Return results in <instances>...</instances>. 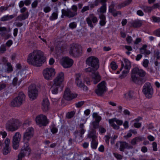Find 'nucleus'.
<instances>
[{
  "label": "nucleus",
  "instance_id": "63",
  "mask_svg": "<svg viewBox=\"0 0 160 160\" xmlns=\"http://www.w3.org/2000/svg\"><path fill=\"white\" fill-rule=\"evenodd\" d=\"M137 14L140 16H142L144 15V13L141 10H138L137 12Z\"/></svg>",
  "mask_w": 160,
  "mask_h": 160
},
{
  "label": "nucleus",
  "instance_id": "20",
  "mask_svg": "<svg viewBox=\"0 0 160 160\" xmlns=\"http://www.w3.org/2000/svg\"><path fill=\"white\" fill-rule=\"evenodd\" d=\"M77 96V94L72 93L70 89L69 88H67L64 91L63 98L66 100H70L76 98Z\"/></svg>",
  "mask_w": 160,
  "mask_h": 160
},
{
  "label": "nucleus",
  "instance_id": "51",
  "mask_svg": "<svg viewBox=\"0 0 160 160\" xmlns=\"http://www.w3.org/2000/svg\"><path fill=\"white\" fill-rule=\"evenodd\" d=\"M160 52L158 50L155 51L154 56L156 57L157 60L160 59Z\"/></svg>",
  "mask_w": 160,
  "mask_h": 160
},
{
  "label": "nucleus",
  "instance_id": "53",
  "mask_svg": "<svg viewBox=\"0 0 160 160\" xmlns=\"http://www.w3.org/2000/svg\"><path fill=\"white\" fill-rule=\"evenodd\" d=\"M99 123L95 121L93 122L92 123L93 128L94 129L98 128L99 127Z\"/></svg>",
  "mask_w": 160,
  "mask_h": 160
},
{
  "label": "nucleus",
  "instance_id": "57",
  "mask_svg": "<svg viewBox=\"0 0 160 160\" xmlns=\"http://www.w3.org/2000/svg\"><path fill=\"white\" fill-rule=\"evenodd\" d=\"M51 10V8L49 6H47L43 8L44 12L46 13L49 12Z\"/></svg>",
  "mask_w": 160,
  "mask_h": 160
},
{
  "label": "nucleus",
  "instance_id": "2",
  "mask_svg": "<svg viewBox=\"0 0 160 160\" xmlns=\"http://www.w3.org/2000/svg\"><path fill=\"white\" fill-rule=\"evenodd\" d=\"M27 61L29 65L38 67L42 65L45 62V59L42 52L36 50L29 54Z\"/></svg>",
  "mask_w": 160,
  "mask_h": 160
},
{
  "label": "nucleus",
  "instance_id": "62",
  "mask_svg": "<svg viewBox=\"0 0 160 160\" xmlns=\"http://www.w3.org/2000/svg\"><path fill=\"white\" fill-rule=\"evenodd\" d=\"M152 9L158 8L160 7V3H156L154 4L152 7Z\"/></svg>",
  "mask_w": 160,
  "mask_h": 160
},
{
  "label": "nucleus",
  "instance_id": "31",
  "mask_svg": "<svg viewBox=\"0 0 160 160\" xmlns=\"http://www.w3.org/2000/svg\"><path fill=\"white\" fill-rule=\"evenodd\" d=\"M107 4L106 2L102 4V6L97 10V12L99 13V14H104L106 12Z\"/></svg>",
  "mask_w": 160,
  "mask_h": 160
},
{
  "label": "nucleus",
  "instance_id": "48",
  "mask_svg": "<svg viewBox=\"0 0 160 160\" xmlns=\"http://www.w3.org/2000/svg\"><path fill=\"white\" fill-rule=\"evenodd\" d=\"M149 61L148 59H144L142 62V65L145 68H147L148 67L149 64Z\"/></svg>",
  "mask_w": 160,
  "mask_h": 160
},
{
  "label": "nucleus",
  "instance_id": "34",
  "mask_svg": "<svg viewBox=\"0 0 160 160\" xmlns=\"http://www.w3.org/2000/svg\"><path fill=\"white\" fill-rule=\"evenodd\" d=\"M88 138L92 139V140H95L97 138L96 136V131L94 130H92L88 135Z\"/></svg>",
  "mask_w": 160,
  "mask_h": 160
},
{
  "label": "nucleus",
  "instance_id": "21",
  "mask_svg": "<svg viewBox=\"0 0 160 160\" xmlns=\"http://www.w3.org/2000/svg\"><path fill=\"white\" fill-rule=\"evenodd\" d=\"M10 139L8 138H6L5 140L4 143L5 146L2 149V152L4 155H7L11 151V148L10 147Z\"/></svg>",
  "mask_w": 160,
  "mask_h": 160
},
{
  "label": "nucleus",
  "instance_id": "1",
  "mask_svg": "<svg viewBox=\"0 0 160 160\" xmlns=\"http://www.w3.org/2000/svg\"><path fill=\"white\" fill-rule=\"evenodd\" d=\"M86 64L91 67L85 69V71L87 73L91 72L93 83H97L101 80V77L99 72L96 71L99 68L98 59L94 56L89 57L86 60Z\"/></svg>",
  "mask_w": 160,
  "mask_h": 160
},
{
  "label": "nucleus",
  "instance_id": "27",
  "mask_svg": "<svg viewBox=\"0 0 160 160\" xmlns=\"http://www.w3.org/2000/svg\"><path fill=\"white\" fill-rule=\"evenodd\" d=\"M99 17L100 19L99 21V24L101 26H104L106 23V16L103 14H99Z\"/></svg>",
  "mask_w": 160,
  "mask_h": 160
},
{
  "label": "nucleus",
  "instance_id": "30",
  "mask_svg": "<svg viewBox=\"0 0 160 160\" xmlns=\"http://www.w3.org/2000/svg\"><path fill=\"white\" fill-rule=\"evenodd\" d=\"M132 1V0H128L125 1L123 2L118 4L116 7V8L120 9L121 8L124 7L130 4Z\"/></svg>",
  "mask_w": 160,
  "mask_h": 160
},
{
  "label": "nucleus",
  "instance_id": "9",
  "mask_svg": "<svg viewBox=\"0 0 160 160\" xmlns=\"http://www.w3.org/2000/svg\"><path fill=\"white\" fill-rule=\"evenodd\" d=\"M55 73V69L52 68H47L43 70L42 72L44 78L48 80H52Z\"/></svg>",
  "mask_w": 160,
  "mask_h": 160
},
{
  "label": "nucleus",
  "instance_id": "10",
  "mask_svg": "<svg viewBox=\"0 0 160 160\" xmlns=\"http://www.w3.org/2000/svg\"><path fill=\"white\" fill-rule=\"evenodd\" d=\"M28 143H24V144L22 148L21 152L18 155V159L16 160H22V158L27 154L29 155L31 150L29 146Z\"/></svg>",
  "mask_w": 160,
  "mask_h": 160
},
{
  "label": "nucleus",
  "instance_id": "6",
  "mask_svg": "<svg viewBox=\"0 0 160 160\" xmlns=\"http://www.w3.org/2000/svg\"><path fill=\"white\" fill-rule=\"evenodd\" d=\"M69 53L70 55L73 57H80L83 53L82 48L80 46L73 43L70 45Z\"/></svg>",
  "mask_w": 160,
  "mask_h": 160
},
{
  "label": "nucleus",
  "instance_id": "7",
  "mask_svg": "<svg viewBox=\"0 0 160 160\" xmlns=\"http://www.w3.org/2000/svg\"><path fill=\"white\" fill-rule=\"evenodd\" d=\"M25 96L23 92H19L18 96L15 98L11 103V105L13 107L20 106L24 101Z\"/></svg>",
  "mask_w": 160,
  "mask_h": 160
},
{
  "label": "nucleus",
  "instance_id": "11",
  "mask_svg": "<svg viewBox=\"0 0 160 160\" xmlns=\"http://www.w3.org/2000/svg\"><path fill=\"white\" fill-rule=\"evenodd\" d=\"M86 20L88 26L92 28L98 22L97 18L93 13L90 14L86 18Z\"/></svg>",
  "mask_w": 160,
  "mask_h": 160
},
{
  "label": "nucleus",
  "instance_id": "12",
  "mask_svg": "<svg viewBox=\"0 0 160 160\" xmlns=\"http://www.w3.org/2000/svg\"><path fill=\"white\" fill-rule=\"evenodd\" d=\"M105 84V82L102 81L98 85L97 88L95 90V92L98 96H102L103 95L105 92L106 91Z\"/></svg>",
  "mask_w": 160,
  "mask_h": 160
},
{
  "label": "nucleus",
  "instance_id": "28",
  "mask_svg": "<svg viewBox=\"0 0 160 160\" xmlns=\"http://www.w3.org/2000/svg\"><path fill=\"white\" fill-rule=\"evenodd\" d=\"M135 93L133 91L130 90L124 94V98L127 100H130L133 98L135 95Z\"/></svg>",
  "mask_w": 160,
  "mask_h": 160
},
{
  "label": "nucleus",
  "instance_id": "15",
  "mask_svg": "<svg viewBox=\"0 0 160 160\" xmlns=\"http://www.w3.org/2000/svg\"><path fill=\"white\" fill-rule=\"evenodd\" d=\"M38 90L34 84L30 85L28 88V95L29 98L32 100L36 98L38 96Z\"/></svg>",
  "mask_w": 160,
  "mask_h": 160
},
{
  "label": "nucleus",
  "instance_id": "19",
  "mask_svg": "<svg viewBox=\"0 0 160 160\" xmlns=\"http://www.w3.org/2000/svg\"><path fill=\"white\" fill-rule=\"evenodd\" d=\"M21 135L19 132H17L13 136L12 140V147L14 149L18 148Z\"/></svg>",
  "mask_w": 160,
  "mask_h": 160
},
{
  "label": "nucleus",
  "instance_id": "5",
  "mask_svg": "<svg viewBox=\"0 0 160 160\" xmlns=\"http://www.w3.org/2000/svg\"><path fill=\"white\" fill-rule=\"evenodd\" d=\"M78 7L76 5H73L70 8L62 10V18L66 16L68 18H72L78 15Z\"/></svg>",
  "mask_w": 160,
  "mask_h": 160
},
{
  "label": "nucleus",
  "instance_id": "54",
  "mask_svg": "<svg viewBox=\"0 0 160 160\" xmlns=\"http://www.w3.org/2000/svg\"><path fill=\"white\" fill-rule=\"evenodd\" d=\"M114 156L118 159L121 160L122 158V156L118 153H114Z\"/></svg>",
  "mask_w": 160,
  "mask_h": 160
},
{
  "label": "nucleus",
  "instance_id": "58",
  "mask_svg": "<svg viewBox=\"0 0 160 160\" xmlns=\"http://www.w3.org/2000/svg\"><path fill=\"white\" fill-rule=\"evenodd\" d=\"M154 33L156 36L160 37V28L155 30Z\"/></svg>",
  "mask_w": 160,
  "mask_h": 160
},
{
  "label": "nucleus",
  "instance_id": "40",
  "mask_svg": "<svg viewBox=\"0 0 160 160\" xmlns=\"http://www.w3.org/2000/svg\"><path fill=\"white\" fill-rule=\"evenodd\" d=\"M58 13L57 12H53L52 14V15L49 17V19L51 21H53L56 19L58 18Z\"/></svg>",
  "mask_w": 160,
  "mask_h": 160
},
{
  "label": "nucleus",
  "instance_id": "32",
  "mask_svg": "<svg viewBox=\"0 0 160 160\" xmlns=\"http://www.w3.org/2000/svg\"><path fill=\"white\" fill-rule=\"evenodd\" d=\"M140 8L142 9L145 12L150 13L152 10V7L142 5L139 7Z\"/></svg>",
  "mask_w": 160,
  "mask_h": 160
},
{
  "label": "nucleus",
  "instance_id": "17",
  "mask_svg": "<svg viewBox=\"0 0 160 160\" xmlns=\"http://www.w3.org/2000/svg\"><path fill=\"white\" fill-rule=\"evenodd\" d=\"M73 63V60L68 57H63L61 60V64L64 68L71 67Z\"/></svg>",
  "mask_w": 160,
  "mask_h": 160
},
{
  "label": "nucleus",
  "instance_id": "8",
  "mask_svg": "<svg viewBox=\"0 0 160 160\" xmlns=\"http://www.w3.org/2000/svg\"><path fill=\"white\" fill-rule=\"evenodd\" d=\"M142 92L148 98H151L153 94V89L151 84L149 82L145 83L143 87Z\"/></svg>",
  "mask_w": 160,
  "mask_h": 160
},
{
  "label": "nucleus",
  "instance_id": "39",
  "mask_svg": "<svg viewBox=\"0 0 160 160\" xmlns=\"http://www.w3.org/2000/svg\"><path fill=\"white\" fill-rule=\"evenodd\" d=\"M98 142L96 141V140H92L91 142V147L92 148L94 149H96L97 147Z\"/></svg>",
  "mask_w": 160,
  "mask_h": 160
},
{
  "label": "nucleus",
  "instance_id": "49",
  "mask_svg": "<svg viewBox=\"0 0 160 160\" xmlns=\"http://www.w3.org/2000/svg\"><path fill=\"white\" fill-rule=\"evenodd\" d=\"M77 26L76 23L74 22L70 23L69 25V28L72 29L76 28Z\"/></svg>",
  "mask_w": 160,
  "mask_h": 160
},
{
  "label": "nucleus",
  "instance_id": "36",
  "mask_svg": "<svg viewBox=\"0 0 160 160\" xmlns=\"http://www.w3.org/2000/svg\"><path fill=\"white\" fill-rule=\"evenodd\" d=\"M59 87V86L53 84L51 88V91L53 94L58 93Z\"/></svg>",
  "mask_w": 160,
  "mask_h": 160
},
{
  "label": "nucleus",
  "instance_id": "42",
  "mask_svg": "<svg viewBox=\"0 0 160 160\" xmlns=\"http://www.w3.org/2000/svg\"><path fill=\"white\" fill-rule=\"evenodd\" d=\"M151 20L153 22L156 23L160 22V17L155 16H152L151 17Z\"/></svg>",
  "mask_w": 160,
  "mask_h": 160
},
{
  "label": "nucleus",
  "instance_id": "37",
  "mask_svg": "<svg viewBox=\"0 0 160 160\" xmlns=\"http://www.w3.org/2000/svg\"><path fill=\"white\" fill-rule=\"evenodd\" d=\"M21 81H18V79L17 77H15L13 79L12 84L14 86H15L17 85L19 86L21 83Z\"/></svg>",
  "mask_w": 160,
  "mask_h": 160
},
{
  "label": "nucleus",
  "instance_id": "14",
  "mask_svg": "<svg viewBox=\"0 0 160 160\" xmlns=\"http://www.w3.org/2000/svg\"><path fill=\"white\" fill-rule=\"evenodd\" d=\"M36 121L37 124L40 127L45 126L48 123L46 116L42 114L37 116Z\"/></svg>",
  "mask_w": 160,
  "mask_h": 160
},
{
  "label": "nucleus",
  "instance_id": "61",
  "mask_svg": "<svg viewBox=\"0 0 160 160\" xmlns=\"http://www.w3.org/2000/svg\"><path fill=\"white\" fill-rule=\"evenodd\" d=\"M126 39L127 43L129 44L131 43L132 40V38L130 36H128L127 37Z\"/></svg>",
  "mask_w": 160,
  "mask_h": 160
},
{
  "label": "nucleus",
  "instance_id": "41",
  "mask_svg": "<svg viewBox=\"0 0 160 160\" xmlns=\"http://www.w3.org/2000/svg\"><path fill=\"white\" fill-rule=\"evenodd\" d=\"M6 51V46L5 44H2L0 47V54L4 53Z\"/></svg>",
  "mask_w": 160,
  "mask_h": 160
},
{
  "label": "nucleus",
  "instance_id": "35",
  "mask_svg": "<svg viewBox=\"0 0 160 160\" xmlns=\"http://www.w3.org/2000/svg\"><path fill=\"white\" fill-rule=\"evenodd\" d=\"M14 16L12 15H5L4 16L1 18V21H8L14 18Z\"/></svg>",
  "mask_w": 160,
  "mask_h": 160
},
{
  "label": "nucleus",
  "instance_id": "26",
  "mask_svg": "<svg viewBox=\"0 0 160 160\" xmlns=\"http://www.w3.org/2000/svg\"><path fill=\"white\" fill-rule=\"evenodd\" d=\"M29 16V13L28 11L24 13H22L18 15L16 18L17 21H22L27 19Z\"/></svg>",
  "mask_w": 160,
  "mask_h": 160
},
{
  "label": "nucleus",
  "instance_id": "18",
  "mask_svg": "<svg viewBox=\"0 0 160 160\" xmlns=\"http://www.w3.org/2000/svg\"><path fill=\"white\" fill-rule=\"evenodd\" d=\"M64 78V74L63 72H60L58 73L56 78L53 80V84L59 86H61L62 83L63 81Z\"/></svg>",
  "mask_w": 160,
  "mask_h": 160
},
{
  "label": "nucleus",
  "instance_id": "4",
  "mask_svg": "<svg viewBox=\"0 0 160 160\" xmlns=\"http://www.w3.org/2000/svg\"><path fill=\"white\" fill-rule=\"evenodd\" d=\"M21 125V123L18 119L12 118L7 122L5 128L8 131L13 132L18 129Z\"/></svg>",
  "mask_w": 160,
  "mask_h": 160
},
{
  "label": "nucleus",
  "instance_id": "64",
  "mask_svg": "<svg viewBox=\"0 0 160 160\" xmlns=\"http://www.w3.org/2000/svg\"><path fill=\"white\" fill-rule=\"evenodd\" d=\"M123 114L125 115L130 116L131 113L128 109H125L123 111Z\"/></svg>",
  "mask_w": 160,
  "mask_h": 160
},
{
  "label": "nucleus",
  "instance_id": "56",
  "mask_svg": "<svg viewBox=\"0 0 160 160\" xmlns=\"http://www.w3.org/2000/svg\"><path fill=\"white\" fill-rule=\"evenodd\" d=\"M13 42L11 40H9L5 44L6 46H7L8 47H10L12 44Z\"/></svg>",
  "mask_w": 160,
  "mask_h": 160
},
{
  "label": "nucleus",
  "instance_id": "33",
  "mask_svg": "<svg viewBox=\"0 0 160 160\" xmlns=\"http://www.w3.org/2000/svg\"><path fill=\"white\" fill-rule=\"evenodd\" d=\"M108 122L111 126L113 127V128L115 129L118 130L120 127L119 126L116 124L114 122V119H110L108 120Z\"/></svg>",
  "mask_w": 160,
  "mask_h": 160
},
{
  "label": "nucleus",
  "instance_id": "29",
  "mask_svg": "<svg viewBox=\"0 0 160 160\" xmlns=\"http://www.w3.org/2000/svg\"><path fill=\"white\" fill-rule=\"evenodd\" d=\"M144 139V137L138 136L135 137L133 138L131 142V143L132 145H136L137 143L142 141Z\"/></svg>",
  "mask_w": 160,
  "mask_h": 160
},
{
  "label": "nucleus",
  "instance_id": "38",
  "mask_svg": "<svg viewBox=\"0 0 160 160\" xmlns=\"http://www.w3.org/2000/svg\"><path fill=\"white\" fill-rule=\"evenodd\" d=\"M107 0H95L94 2L96 7L99 6L100 4H103L107 2Z\"/></svg>",
  "mask_w": 160,
  "mask_h": 160
},
{
  "label": "nucleus",
  "instance_id": "47",
  "mask_svg": "<svg viewBox=\"0 0 160 160\" xmlns=\"http://www.w3.org/2000/svg\"><path fill=\"white\" fill-rule=\"evenodd\" d=\"M112 119H114V122H115L118 126H120L122 125L123 123V121L122 120L117 119L116 118H112Z\"/></svg>",
  "mask_w": 160,
  "mask_h": 160
},
{
  "label": "nucleus",
  "instance_id": "50",
  "mask_svg": "<svg viewBox=\"0 0 160 160\" xmlns=\"http://www.w3.org/2000/svg\"><path fill=\"white\" fill-rule=\"evenodd\" d=\"M84 103V101H81L76 103L75 106L76 107L79 108L82 106Z\"/></svg>",
  "mask_w": 160,
  "mask_h": 160
},
{
  "label": "nucleus",
  "instance_id": "22",
  "mask_svg": "<svg viewBox=\"0 0 160 160\" xmlns=\"http://www.w3.org/2000/svg\"><path fill=\"white\" fill-rule=\"evenodd\" d=\"M114 7L115 4L112 2L109 7L108 11L109 12L111 13L114 17H116L118 15H121L122 14L121 12L120 11H117L114 9Z\"/></svg>",
  "mask_w": 160,
  "mask_h": 160
},
{
  "label": "nucleus",
  "instance_id": "46",
  "mask_svg": "<svg viewBox=\"0 0 160 160\" xmlns=\"http://www.w3.org/2000/svg\"><path fill=\"white\" fill-rule=\"evenodd\" d=\"M110 67L111 68L114 70H116L118 68V66L115 62H112L110 64Z\"/></svg>",
  "mask_w": 160,
  "mask_h": 160
},
{
  "label": "nucleus",
  "instance_id": "52",
  "mask_svg": "<svg viewBox=\"0 0 160 160\" xmlns=\"http://www.w3.org/2000/svg\"><path fill=\"white\" fill-rule=\"evenodd\" d=\"M117 138L118 136L116 135H114L113 137L111 138V143L112 145L115 143V140Z\"/></svg>",
  "mask_w": 160,
  "mask_h": 160
},
{
  "label": "nucleus",
  "instance_id": "24",
  "mask_svg": "<svg viewBox=\"0 0 160 160\" xmlns=\"http://www.w3.org/2000/svg\"><path fill=\"white\" fill-rule=\"evenodd\" d=\"M49 106V102L47 98L43 99L42 102V108L43 112H47Z\"/></svg>",
  "mask_w": 160,
  "mask_h": 160
},
{
  "label": "nucleus",
  "instance_id": "16",
  "mask_svg": "<svg viewBox=\"0 0 160 160\" xmlns=\"http://www.w3.org/2000/svg\"><path fill=\"white\" fill-rule=\"evenodd\" d=\"M34 132V129L30 127L27 128L24 134L23 142L24 143H28V142L33 137Z\"/></svg>",
  "mask_w": 160,
  "mask_h": 160
},
{
  "label": "nucleus",
  "instance_id": "44",
  "mask_svg": "<svg viewBox=\"0 0 160 160\" xmlns=\"http://www.w3.org/2000/svg\"><path fill=\"white\" fill-rule=\"evenodd\" d=\"M125 69L129 70L131 68V63L128 60H126L125 61Z\"/></svg>",
  "mask_w": 160,
  "mask_h": 160
},
{
  "label": "nucleus",
  "instance_id": "13",
  "mask_svg": "<svg viewBox=\"0 0 160 160\" xmlns=\"http://www.w3.org/2000/svg\"><path fill=\"white\" fill-rule=\"evenodd\" d=\"M75 83L77 86L84 91L88 90V88L82 82L81 74L77 73L75 74Z\"/></svg>",
  "mask_w": 160,
  "mask_h": 160
},
{
  "label": "nucleus",
  "instance_id": "3",
  "mask_svg": "<svg viewBox=\"0 0 160 160\" xmlns=\"http://www.w3.org/2000/svg\"><path fill=\"white\" fill-rule=\"evenodd\" d=\"M146 75V72L142 69L134 68L132 70L131 74V80L133 82L138 84H142L145 81L144 78Z\"/></svg>",
  "mask_w": 160,
  "mask_h": 160
},
{
  "label": "nucleus",
  "instance_id": "60",
  "mask_svg": "<svg viewBox=\"0 0 160 160\" xmlns=\"http://www.w3.org/2000/svg\"><path fill=\"white\" fill-rule=\"evenodd\" d=\"M153 150L154 151H157V143L156 142H153L152 144Z\"/></svg>",
  "mask_w": 160,
  "mask_h": 160
},
{
  "label": "nucleus",
  "instance_id": "55",
  "mask_svg": "<svg viewBox=\"0 0 160 160\" xmlns=\"http://www.w3.org/2000/svg\"><path fill=\"white\" fill-rule=\"evenodd\" d=\"M38 2L37 0H35L32 4V8H36L38 6Z\"/></svg>",
  "mask_w": 160,
  "mask_h": 160
},
{
  "label": "nucleus",
  "instance_id": "43",
  "mask_svg": "<svg viewBox=\"0 0 160 160\" xmlns=\"http://www.w3.org/2000/svg\"><path fill=\"white\" fill-rule=\"evenodd\" d=\"M7 71L8 73L11 72L13 71V69L11 63L10 62L7 63Z\"/></svg>",
  "mask_w": 160,
  "mask_h": 160
},
{
  "label": "nucleus",
  "instance_id": "45",
  "mask_svg": "<svg viewBox=\"0 0 160 160\" xmlns=\"http://www.w3.org/2000/svg\"><path fill=\"white\" fill-rule=\"evenodd\" d=\"M75 113L74 111H72L68 112L66 115V117L68 119H70L73 117Z\"/></svg>",
  "mask_w": 160,
  "mask_h": 160
},
{
  "label": "nucleus",
  "instance_id": "25",
  "mask_svg": "<svg viewBox=\"0 0 160 160\" xmlns=\"http://www.w3.org/2000/svg\"><path fill=\"white\" fill-rule=\"evenodd\" d=\"M131 26L134 28L140 27L142 24V22L141 20L136 19L130 22Z\"/></svg>",
  "mask_w": 160,
  "mask_h": 160
},
{
  "label": "nucleus",
  "instance_id": "59",
  "mask_svg": "<svg viewBox=\"0 0 160 160\" xmlns=\"http://www.w3.org/2000/svg\"><path fill=\"white\" fill-rule=\"evenodd\" d=\"M89 9V7L88 6L84 7L81 10V12L82 13H83L85 11L88 10Z\"/></svg>",
  "mask_w": 160,
  "mask_h": 160
},
{
  "label": "nucleus",
  "instance_id": "23",
  "mask_svg": "<svg viewBox=\"0 0 160 160\" xmlns=\"http://www.w3.org/2000/svg\"><path fill=\"white\" fill-rule=\"evenodd\" d=\"M119 150L122 152H124L125 148L127 149H132L133 148V146L125 142H120Z\"/></svg>",
  "mask_w": 160,
  "mask_h": 160
}]
</instances>
